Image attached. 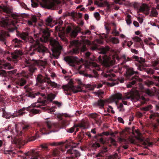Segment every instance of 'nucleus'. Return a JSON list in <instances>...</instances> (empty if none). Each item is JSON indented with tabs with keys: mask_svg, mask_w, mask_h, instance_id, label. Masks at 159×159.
I'll return each instance as SVG.
<instances>
[{
	"mask_svg": "<svg viewBox=\"0 0 159 159\" xmlns=\"http://www.w3.org/2000/svg\"><path fill=\"white\" fill-rule=\"evenodd\" d=\"M133 99L134 96L131 93H128L124 97H122V96L121 99L117 100V105H116L117 106V108L120 111H124L125 109L123 108V104L125 105H127V102L125 100L130 99L132 101Z\"/></svg>",
	"mask_w": 159,
	"mask_h": 159,
	"instance_id": "7",
	"label": "nucleus"
},
{
	"mask_svg": "<svg viewBox=\"0 0 159 159\" xmlns=\"http://www.w3.org/2000/svg\"><path fill=\"white\" fill-rule=\"evenodd\" d=\"M20 40L18 39L17 38H15L12 40V43L13 45L15 44L14 45L15 47L18 48L20 47L19 44L20 43Z\"/></svg>",
	"mask_w": 159,
	"mask_h": 159,
	"instance_id": "28",
	"label": "nucleus"
},
{
	"mask_svg": "<svg viewBox=\"0 0 159 159\" xmlns=\"http://www.w3.org/2000/svg\"><path fill=\"white\" fill-rule=\"evenodd\" d=\"M20 37L22 39L25 41H27V39L28 38V33L27 32H23L20 35Z\"/></svg>",
	"mask_w": 159,
	"mask_h": 159,
	"instance_id": "37",
	"label": "nucleus"
},
{
	"mask_svg": "<svg viewBox=\"0 0 159 159\" xmlns=\"http://www.w3.org/2000/svg\"><path fill=\"white\" fill-rule=\"evenodd\" d=\"M104 93L103 91H98L96 93V95L98 97H100Z\"/></svg>",
	"mask_w": 159,
	"mask_h": 159,
	"instance_id": "46",
	"label": "nucleus"
},
{
	"mask_svg": "<svg viewBox=\"0 0 159 159\" xmlns=\"http://www.w3.org/2000/svg\"><path fill=\"white\" fill-rule=\"evenodd\" d=\"M47 79L48 80V82L50 85L54 88H56L57 87V84L56 83L54 82H52L51 81L49 78H48Z\"/></svg>",
	"mask_w": 159,
	"mask_h": 159,
	"instance_id": "40",
	"label": "nucleus"
},
{
	"mask_svg": "<svg viewBox=\"0 0 159 159\" xmlns=\"http://www.w3.org/2000/svg\"><path fill=\"white\" fill-rule=\"evenodd\" d=\"M93 43L94 44L95 46H97L98 44H102L103 42L102 40L97 39L95 40L94 41V42Z\"/></svg>",
	"mask_w": 159,
	"mask_h": 159,
	"instance_id": "42",
	"label": "nucleus"
},
{
	"mask_svg": "<svg viewBox=\"0 0 159 159\" xmlns=\"http://www.w3.org/2000/svg\"><path fill=\"white\" fill-rule=\"evenodd\" d=\"M134 127H132V129L129 128H126L125 129V132L129 133L130 135L128 138V141L131 143L136 144L137 143L136 140L135 138L139 142H143V144L144 145H146V143L145 142H143L144 139L141 136V134L140 133L139 130H136L135 131V133H134L133 129Z\"/></svg>",
	"mask_w": 159,
	"mask_h": 159,
	"instance_id": "2",
	"label": "nucleus"
},
{
	"mask_svg": "<svg viewBox=\"0 0 159 159\" xmlns=\"http://www.w3.org/2000/svg\"><path fill=\"white\" fill-rule=\"evenodd\" d=\"M72 16L75 18L76 19H80L82 17V14L80 13H77L75 12L73 13L72 14Z\"/></svg>",
	"mask_w": 159,
	"mask_h": 159,
	"instance_id": "32",
	"label": "nucleus"
},
{
	"mask_svg": "<svg viewBox=\"0 0 159 159\" xmlns=\"http://www.w3.org/2000/svg\"><path fill=\"white\" fill-rule=\"evenodd\" d=\"M55 107H52L51 108V109L48 111V112L52 114H54L53 112L55 111Z\"/></svg>",
	"mask_w": 159,
	"mask_h": 159,
	"instance_id": "57",
	"label": "nucleus"
},
{
	"mask_svg": "<svg viewBox=\"0 0 159 159\" xmlns=\"http://www.w3.org/2000/svg\"><path fill=\"white\" fill-rule=\"evenodd\" d=\"M49 130V129H48L47 127L46 128L45 127H42L40 129L41 131L43 132L44 131L45 132L42 134L43 135L48 134L52 132H54V131H50V132H47V131H48Z\"/></svg>",
	"mask_w": 159,
	"mask_h": 159,
	"instance_id": "30",
	"label": "nucleus"
},
{
	"mask_svg": "<svg viewBox=\"0 0 159 159\" xmlns=\"http://www.w3.org/2000/svg\"><path fill=\"white\" fill-rule=\"evenodd\" d=\"M79 72L80 74H83L85 77H88L89 78H91L93 77V76H92V75L91 74H88L87 73H84L83 70H81Z\"/></svg>",
	"mask_w": 159,
	"mask_h": 159,
	"instance_id": "44",
	"label": "nucleus"
},
{
	"mask_svg": "<svg viewBox=\"0 0 159 159\" xmlns=\"http://www.w3.org/2000/svg\"><path fill=\"white\" fill-rule=\"evenodd\" d=\"M104 154L100 151V152L98 153L96 155V157H103V156Z\"/></svg>",
	"mask_w": 159,
	"mask_h": 159,
	"instance_id": "63",
	"label": "nucleus"
},
{
	"mask_svg": "<svg viewBox=\"0 0 159 159\" xmlns=\"http://www.w3.org/2000/svg\"><path fill=\"white\" fill-rule=\"evenodd\" d=\"M26 41H28L30 43H33L31 46L36 48L35 49H33L34 52H29V54L30 55H32L34 54L36 52L39 53H43L45 51V48L40 43L41 41L40 40V39H36V41H35L32 37L28 36Z\"/></svg>",
	"mask_w": 159,
	"mask_h": 159,
	"instance_id": "4",
	"label": "nucleus"
},
{
	"mask_svg": "<svg viewBox=\"0 0 159 159\" xmlns=\"http://www.w3.org/2000/svg\"><path fill=\"white\" fill-rule=\"evenodd\" d=\"M92 147L94 148H97L100 147V145L98 143H95L92 144Z\"/></svg>",
	"mask_w": 159,
	"mask_h": 159,
	"instance_id": "54",
	"label": "nucleus"
},
{
	"mask_svg": "<svg viewBox=\"0 0 159 159\" xmlns=\"http://www.w3.org/2000/svg\"><path fill=\"white\" fill-rule=\"evenodd\" d=\"M158 15V12L155 9H152L151 11L149 16L152 17H156Z\"/></svg>",
	"mask_w": 159,
	"mask_h": 159,
	"instance_id": "35",
	"label": "nucleus"
},
{
	"mask_svg": "<svg viewBox=\"0 0 159 159\" xmlns=\"http://www.w3.org/2000/svg\"><path fill=\"white\" fill-rule=\"evenodd\" d=\"M134 25L136 27H139V23L136 21H134L133 23Z\"/></svg>",
	"mask_w": 159,
	"mask_h": 159,
	"instance_id": "64",
	"label": "nucleus"
},
{
	"mask_svg": "<svg viewBox=\"0 0 159 159\" xmlns=\"http://www.w3.org/2000/svg\"><path fill=\"white\" fill-rule=\"evenodd\" d=\"M109 49V48L108 46H105V47H102L101 48L99 52H98L99 53L105 54Z\"/></svg>",
	"mask_w": 159,
	"mask_h": 159,
	"instance_id": "29",
	"label": "nucleus"
},
{
	"mask_svg": "<svg viewBox=\"0 0 159 159\" xmlns=\"http://www.w3.org/2000/svg\"><path fill=\"white\" fill-rule=\"evenodd\" d=\"M72 30L70 26H68L67 27L66 29V31L67 33L70 34Z\"/></svg>",
	"mask_w": 159,
	"mask_h": 159,
	"instance_id": "55",
	"label": "nucleus"
},
{
	"mask_svg": "<svg viewBox=\"0 0 159 159\" xmlns=\"http://www.w3.org/2000/svg\"><path fill=\"white\" fill-rule=\"evenodd\" d=\"M40 2V5L43 7L47 8L49 9H52L55 5V3H59L60 2L59 0H42Z\"/></svg>",
	"mask_w": 159,
	"mask_h": 159,
	"instance_id": "11",
	"label": "nucleus"
},
{
	"mask_svg": "<svg viewBox=\"0 0 159 159\" xmlns=\"http://www.w3.org/2000/svg\"><path fill=\"white\" fill-rule=\"evenodd\" d=\"M44 94H41L39 92L35 93L32 97V98H36L38 99L37 102L35 103L34 104H32L31 106L33 107H38L39 105H44L52 102L55 97L54 94L51 93L48 94L47 98H44Z\"/></svg>",
	"mask_w": 159,
	"mask_h": 159,
	"instance_id": "1",
	"label": "nucleus"
},
{
	"mask_svg": "<svg viewBox=\"0 0 159 159\" xmlns=\"http://www.w3.org/2000/svg\"><path fill=\"white\" fill-rule=\"evenodd\" d=\"M45 124L48 129L49 130L57 128V123L52 121H46Z\"/></svg>",
	"mask_w": 159,
	"mask_h": 159,
	"instance_id": "17",
	"label": "nucleus"
},
{
	"mask_svg": "<svg viewBox=\"0 0 159 159\" xmlns=\"http://www.w3.org/2000/svg\"><path fill=\"white\" fill-rule=\"evenodd\" d=\"M141 5V4H139L137 2H134L133 4V6L134 7L137 9H138L139 10V9L140 7V6Z\"/></svg>",
	"mask_w": 159,
	"mask_h": 159,
	"instance_id": "43",
	"label": "nucleus"
},
{
	"mask_svg": "<svg viewBox=\"0 0 159 159\" xmlns=\"http://www.w3.org/2000/svg\"><path fill=\"white\" fill-rule=\"evenodd\" d=\"M6 36H9L8 33L4 31H2L0 33V41H5Z\"/></svg>",
	"mask_w": 159,
	"mask_h": 159,
	"instance_id": "19",
	"label": "nucleus"
},
{
	"mask_svg": "<svg viewBox=\"0 0 159 159\" xmlns=\"http://www.w3.org/2000/svg\"><path fill=\"white\" fill-rule=\"evenodd\" d=\"M64 78L66 80H68L67 84L64 85L62 86V88L65 91H71L73 81L71 79H70L68 76H65Z\"/></svg>",
	"mask_w": 159,
	"mask_h": 159,
	"instance_id": "13",
	"label": "nucleus"
},
{
	"mask_svg": "<svg viewBox=\"0 0 159 159\" xmlns=\"http://www.w3.org/2000/svg\"><path fill=\"white\" fill-rule=\"evenodd\" d=\"M30 107H23L22 109H20L16 112L18 113V114H16L14 115V114H12L10 113H8L6 112L4 108H3L2 109V116L3 117L5 118L6 119H9L11 116H13V117H17L20 116H22L24 115L25 113V112L24 111L25 110H27V111H28V108Z\"/></svg>",
	"mask_w": 159,
	"mask_h": 159,
	"instance_id": "10",
	"label": "nucleus"
},
{
	"mask_svg": "<svg viewBox=\"0 0 159 159\" xmlns=\"http://www.w3.org/2000/svg\"><path fill=\"white\" fill-rule=\"evenodd\" d=\"M131 80L132 81L131 82H129L126 85L127 88H130L132 85L135 84L136 81H141V79H139L138 76L132 77Z\"/></svg>",
	"mask_w": 159,
	"mask_h": 159,
	"instance_id": "18",
	"label": "nucleus"
},
{
	"mask_svg": "<svg viewBox=\"0 0 159 159\" xmlns=\"http://www.w3.org/2000/svg\"><path fill=\"white\" fill-rule=\"evenodd\" d=\"M150 7L146 4H141L139 9V11L143 12L146 15L149 14Z\"/></svg>",
	"mask_w": 159,
	"mask_h": 159,
	"instance_id": "16",
	"label": "nucleus"
},
{
	"mask_svg": "<svg viewBox=\"0 0 159 159\" xmlns=\"http://www.w3.org/2000/svg\"><path fill=\"white\" fill-rule=\"evenodd\" d=\"M90 116L96 122L99 121L101 118L100 116L96 113L92 114L90 115Z\"/></svg>",
	"mask_w": 159,
	"mask_h": 159,
	"instance_id": "26",
	"label": "nucleus"
},
{
	"mask_svg": "<svg viewBox=\"0 0 159 159\" xmlns=\"http://www.w3.org/2000/svg\"><path fill=\"white\" fill-rule=\"evenodd\" d=\"M75 129V126H73L69 129L67 131V132L70 133H72L74 131Z\"/></svg>",
	"mask_w": 159,
	"mask_h": 159,
	"instance_id": "59",
	"label": "nucleus"
},
{
	"mask_svg": "<svg viewBox=\"0 0 159 159\" xmlns=\"http://www.w3.org/2000/svg\"><path fill=\"white\" fill-rule=\"evenodd\" d=\"M109 41L114 44H117L119 43L120 41L118 38L115 37H110Z\"/></svg>",
	"mask_w": 159,
	"mask_h": 159,
	"instance_id": "27",
	"label": "nucleus"
},
{
	"mask_svg": "<svg viewBox=\"0 0 159 159\" xmlns=\"http://www.w3.org/2000/svg\"><path fill=\"white\" fill-rule=\"evenodd\" d=\"M66 141H67V140H66L65 142L62 141L59 142H53L50 143H49V145L52 146H57L63 144L65 143Z\"/></svg>",
	"mask_w": 159,
	"mask_h": 159,
	"instance_id": "36",
	"label": "nucleus"
},
{
	"mask_svg": "<svg viewBox=\"0 0 159 159\" xmlns=\"http://www.w3.org/2000/svg\"><path fill=\"white\" fill-rule=\"evenodd\" d=\"M30 111L33 113L35 114L39 113V110L38 109L33 108Z\"/></svg>",
	"mask_w": 159,
	"mask_h": 159,
	"instance_id": "45",
	"label": "nucleus"
},
{
	"mask_svg": "<svg viewBox=\"0 0 159 159\" xmlns=\"http://www.w3.org/2000/svg\"><path fill=\"white\" fill-rule=\"evenodd\" d=\"M78 32L77 30H72L70 33V35L71 37H75L77 35Z\"/></svg>",
	"mask_w": 159,
	"mask_h": 159,
	"instance_id": "41",
	"label": "nucleus"
},
{
	"mask_svg": "<svg viewBox=\"0 0 159 159\" xmlns=\"http://www.w3.org/2000/svg\"><path fill=\"white\" fill-rule=\"evenodd\" d=\"M5 68L9 69H11L12 68H10L9 64L7 63L2 64L1 61H0V68Z\"/></svg>",
	"mask_w": 159,
	"mask_h": 159,
	"instance_id": "33",
	"label": "nucleus"
},
{
	"mask_svg": "<svg viewBox=\"0 0 159 159\" xmlns=\"http://www.w3.org/2000/svg\"><path fill=\"white\" fill-rule=\"evenodd\" d=\"M104 76L107 78L109 80H113L112 79V77H114L115 76V75L114 74H111L110 72H108L107 74H105L104 75Z\"/></svg>",
	"mask_w": 159,
	"mask_h": 159,
	"instance_id": "24",
	"label": "nucleus"
},
{
	"mask_svg": "<svg viewBox=\"0 0 159 159\" xmlns=\"http://www.w3.org/2000/svg\"><path fill=\"white\" fill-rule=\"evenodd\" d=\"M111 34H115V35L116 36H117L119 35L120 32L117 31L116 28H115V29L113 30L112 31V32L111 33Z\"/></svg>",
	"mask_w": 159,
	"mask_h": 159,
	"instance_id": "52",
	"label": "nucleus"
},
{
	"mask_svg": "<svg viewBox=\"0 0 159 159\" xmlns=\"http://www.w3.org/2000/svg\"><path fill=\"white\" fill-rule=\"evenodd\" d=\"M39 61L36 60H26L25 62L27 64L29 65L28 66L29 70L30 72L33 73L37 70V69L35 66L38 65Z\"/></svg>",
	"mask_w": 159,
	"mask_h": 159,
	"instance_id": "12",
	"label": "nucleus"
},
{
	"mask_svg": "<svg viewBox=\"0 0 159 159\" xmlns=\"http://www.w3.org/2000/svg\"><path fill=\"white\" fill-rule=\"evenodd\" d=\"M21 127L23 130H25L28 129L30 127V125L28 124L21 125L20 124L18 123L14 124L13 127L11 125L8 126L6 130L7 131H8L9 132H12L15 135H17L18 134V131L20 128L21 129Z\"/></svg>",
	"mask_w": 159,
	"mask_h": 159,
	"instance_id": "9",
	"label": "nucleus"
},
{
	"mask_svg": "<svg viewBox=\"0 0 159 159\" xmlns=\"http://www.w3.org/2000/svg\"><path fill=\"white\" fill-rule=\"evenodd\" d=\"M82 67H84L86 69H89L90 70H92L93 73L95 75V76H94L95 77H97L98 75V73L96 70H97L98 71L102 70L99 67V66L96 63L94 62H90L89 64L85 65H80L78 67L79 70Z\"/></svg>",
	"mask_w": 159,
	"mask_h": 159,
	"instance_id": "8",
	"label": "nucleus"
},
{
	"mask_svg": "<svg viewBox=\"0 0 159 159\" xmlns=\"http://www.w3.org/2000/svg\"><path fill=\"white\" fill-rule=\"evenodd\" d=\"M154 93V90L152 89H148L146 90V93L149 96H153Z\"/></svg>",
	"mask_w": 159,
	"mask_h": 159,
	"instance_id": "38",
	"label": "nucleus"
},
{
	"mask_svg": "<svg viewBox=\"0 0 159 159\" xmlns=\"http://www.w3.org/2000/svg\"><path fill=\"white\" fill-rule=\"evenodd\" d=\"M110 143H111V144H112V145H113L114 146L116 145V141L114 139L111 138L110 139Z\"/></svg>",
	"mask_w": 159,
	"mask_h": 159,
	"instance_id": "53",
	"label": "nucleus"
},
{
	"mask_svg": "<svg viewBox=\"0 0 159 159\" xmlns=\"http://www.w3.org/2000/svg\"><path fill=\"white\" fill-rule=\"evenodd\" d=\"M25 83V80L23 79H21L20 82V86H22L24 85Z\"/></svg>",
	"mask_w": 159,
	"mask_h": 159,
	"instance_id": "56",
	"label": "nucleus"
},
{
	"mask_svg": "<svg viewBox=\"0 0 159 159\" xmlns=\"http://www.w3.org/2000/svg\"><path fill=\"white\" fill-rule=\"evenodd\" d=\"M91 54L89 52H87L85 53L84 57L87 58H88Z\"/></svg>",
	"mask_w": 159,
	"mask_h": 159,
	"instance_id": "62",
	"label": "nucleus"
},
{
	"mask_svg": "<svg viewBox=\"0 0 159 159\" xmlns=\"http://www.w3.org/2000/svg\"><path fill=\"white\" fill-rule=\"evenodd\" d=\"M133 39L134 41L136 42H140L141 41V39L137 36L134 37Z\"/></svg>",
	"mask_w": 159,
	"mask_h": 159,
	"instance_id": "48",
	"label": "nucleus"
},
{
	"mask_svg": "<svg viewBox=\"0 0 159 159\" xmlns=\"http://www.w3.org/2000/svg\"><path fill=\"white\" fill-rule=\"evenodd\" d=\"M99 62L106 67H108L112 65L116 62V59L119 60L118 56L116 55L110 57L105 55L104 56H99L98 58Z\"/></svg>",
	"mask_w": 159,
	"mask_h": 159,
	"instance_id": "6",
	"label": "nucleus"
},
{
	"mask_svg": "<svg viewBox=\"0 0 159 159\" xmlns=\"http://www.w3.org/2000/svg\"><path fill=\"white\" fill-rule=\"evenodd\" d=\"M45 24L48 26H49L51 27H52L54 25H51L52 23L53 22V19L51 16H48L45 19Z\"/></svg>",
	"mask_w": 159,
	"mask_h": 159,
	"instance_id": "21",
	"label": "nucleus"
},
{
	"mask_svg": "<svg viewBox=\"0 0 159 159\" xmlns=\"http://www.w3.org/2000/svg\"><path fill=\"white\" fill-rule=\"evenodd\" d=\"M50 43L54 48L59 47V49L60 50L62 48L61 46H59V44L58 42L55 39H51L50 41Z\"/></svg>",
	"mask_w": 159,
	"mask_h": 159,
	"instance_id": "23",
	"label": "nucleus"
},
{
	"mask_svg": "<svg viewBox=\"0 0 159 159\" xmlns=\"http://www.w3.org/2000/svg\"><path fill=\"white\" fill-rule=\"evenodd\" d=\"M121 98L122 94L120 93H118L113 94L109 98L105 100H100L98 101L97 102L95 103V105L99 108H104V105L106 102L108 103L114 102L117 105V100Z\"/></svg>",
	"mask_w": 159,
	"mask_h": 159,
	"instance_id": "5",
	"label": "nucleus"
},
{
	"mask_svg": "<svg viewBox=\"0 0 159 159\" xmlns=\"http://www.w3.org/2000/svg\"><path fill=\"white\" fill-rule=\"evenodd\" d=\"M125 0H116L115 2L116 3L119 4H125Z\"/></svg>",
	"mask_w": 159,
	"mask_h": 159,
	"instance_id": "49",
	"label": "nucleus"
},
{
	"mask_svg": "<svg viewBox=\"0 0 159 159\" xmlns=\"http://www.w3.org/2000/svg\"><path fill=\"white\" fill-rule=\"evenodd\" d=\"M6 76V73L5 71L3 70H0V76L5 77Z\"/></svg>",
	"mask_w": 159,
	"mask_h": 159,
	"instance_id": "51",
	"label": "nucleus"
},
{
	"mask_svg": "<svg viewBox=\"0 0 159 159\" xmlns=\"http://www.w3.org/2000/svg\"><path fill=\"white\" fill-rule=\"evenodd\" d=\"M42 32L43 35L42 38H40V40L41 42L46 43L48 40L50 34L48 30H43L42 31Z\"/></svg>",
	"mask_w": 159,
	"mask_h": 159,
	"instance_id": "15",
	"label": "nucleus"
},
{
	"mask_svg": "<svg viewBox=\"0 0 159 159\" xmlns=\"http://www.w3.org/2000/svg\"><path fill=\"white\" fill-rule=\"evenodd\" d=\"M22 54V52L20 50H16L15 52L11 54V57L14 60H16L19 55Z\"/></svg>",
	"mask_w": 159,
	"mask_h": 159,
	"instance_id": "22",
	"label": "nucleus"
},
{
	"mask_svg": "<svg viewBox=\"0 0 159 159\" xmlns=\"http://www.w3.org/2000/svg\"><path fill=\"white\" fill-rule=\"evenodd\" d=\"M70 46H74L77 47L70 51V53L71 54H76L79 53L80 49L82 52L86 50L87 49L85 47L86 45H90L91 43L87 40H82L80 42L75 40L70 42Z\"/></svg>",
	"mask_w": 159,
	"mask_h": 159,
	"instance_id": "3",
	"label": "nucleus"
},
{
	"mask_svg": "<svg viewBox=\"0 0 159 159\" xmlns=\"http://www.w3.org/2000/svg\"><path fill=\"white\" fill-rule=\"evenodd\" d=\"M137 73V71H134L132 68H128L126 71V77L128 79H130L129 77L134 73Z\"/></svg>",
	"mask_w": 159,
	"mask_h": 159,
	"instance_id": "20",
	"label": "nucleus"
},
{
	"mask_svg": "<svg viewBox=\"0 0 159 159\" xmlns=\"http://www.w3.org/2000/svg\"><path fill=\"white\" fill-rule=\"evenodd\" d=\"M121 59L123 61V62L124 63H125L127 61H130L131 60L130 59L129 57H127L125 55H122L121 57Z\"/></svg>",
	"mask_w": 159,
	"mask_h": 159,
	"instance_id": "39",
	"label": "nucleus"
},
{
	"mask_svg": "<svg viewBox=\"0 0 159 159\" xmlns=\"http://www.w3.org/2000/svg\"><path fill=\"white\" fill-rule=\"evenodd\" d=\"M32 157L30 159H40L37 157L41 158V155L39 154L38 152H36L34 153L32 155Z\"/></svg>",
	"mask_w": 159,
	"mask_h": 159,
	"instance_id": "34",
	"label": "nucleus"
},
{
	"mask_svg": "<svg viewBox=\"0 0 159 159\" xmlns=\"http://www.w3.org/2000/svg\"><path fill=\"white\" fill-rule=\"evenodd\" d=\"M126 21L128 25H129L132 23V21L130 18H126Z\"/></svg>",
	"mask_w": 159,
	"mask_h": 159,
	"instance_id": "61",
	"label": "nucleus"
},
{
	"mask_svg": "<svg viewBox=\"0 0 159 159\" xmlns=\"http://www.w3.org/2000/svg\"><path fill=\"white\" fill-rule=\"evenodd\" d=\"M64 59L69 64L70 66H74V63L79 60L77 57L73 56H67L64 57Z\"/></svg>",
	"mask_w": 159,
	"mask_h": 159,
	"instance_id": "14",
	"label": "nucleus"
},
{
	"mask_svg": "<svg viewBox=\"0 0 159 159\" xmlns=\"http://www.w3.org/2000/svg\"><path fill=\"white\" fill-rule=\"evenodd\" d=\"M152 106L150 105L147 107H143L141 109L145 111H147L150 109H151L152 108Z\"/></svg>",
	"mask_w": 159,
	"mask_h": 159,
	"instance_id": "47",
	"label": "nucleus"
},
{
	"mask_svg": "<svg viewBox=\"0 0 159 159\" xmlns=\"http://www.w3.org/2000/svg\"><path fill=\"white\" fill-rule=\"evenodd\" d=\"M30 20L34 23H35L37 22V18L35 16H32Z\"/></svg>",
	"mask_w": 159,
	"mask_h": 159,
	"instance_id": "50",
	"label": "nucleus"
},
{
	"mask_svg": "<svg viewBox=\"0 0 159 159\" xmlns=\"http://www.w3.org/2000/svg\"><path fill=\"white\" fill-rule=\"evenodd\" d=\"M37 81L40 83H43L45 81V78L42 75H38L36 78Z\"/></svg>",
	"mask_w": 159,
	"mask_h": 159,
	"instance_id": "25",
	"label": "nucleus"
},
{
	"mask_svg": "<svg viewBox=\"0 0 159 159\" xmlns=\"http://www.w3.org/2000/svg\"><path fill=\"white\" fill-rule=\"evenodd\" d=\"M159 116V114H158L157 113H154L151 115L150 116V119L153 118L155 116Z\"/></svg>",
	"mask_w": 159,
	"mask_h": 159,
	"instance_id": "58",
	"label": "nucleus"
},
{
	"mask_svg": "<svg viewBox=\"0 0 159 159\" xmlns=\"http://www.w3.org/2000/svg\"><path fill=\"white\" fill-rule=\"evenodd\" d=\"M102 150L101 151L103 154L104 153L107 151V147H103L102 148Z\"/></svg>",
	"mask_w": 159,
	"mask_h": 159,
	"instance_id": "60",
	"label": "nucleus"
},
{
	"mask_svg": "<svg viewBox=\"0 0 159 159\" xmlns=\"http://www.w3.org/2000/svg\"><path fill=\"white\" fill-rule=\"evenodd\" d=\"M80 91L81 88L79 86L75 87L73 86V85L72 84L71 91H72L74 93H75L79 92H80Z\"/></svg>",
	"mask_w": 159,
	"mask_h": 159,
	"instance_id": "31",
	"label": "nucleus"
}]
</instances>
